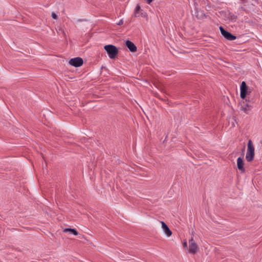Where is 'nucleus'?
I'll return each mask as SVG.
<instances>
[{
  "mask_svg": "<svg viewBox=\"0 0 262 262\" xmlns=\"http://www.w3.org/2000/svg\"><path fill=\"white\" fill-rule=\"evenodd\" d=\"M229 15L230 16V19L232 21H235L236 16L233 14H231V13H229Z\"/></svg>",
  "mask_w": 262,
  "mask_h": 262,
  "instance_id": "4468645a",
  "label": "nucleus"
},
{
  "mask_svg": "<svg viewBox=\"0 0 262 262\" xmlns=\"http://www.w3.org/2000/svg\"><path fill=\"white\" fill-rule=\"evenodd\" d=\"M254 157V147L251 140H249L247 145V150L246 159L248 162L252 161Z\"/></svg>",
  "mask_w": 262,
  "mask_h": 262,
  "instance_id": "f257e3e1",
  "label": "nucleus"
},
{
  "mask_svg": "<svg viewBox=\"0 0 262 262\" xmlns=\"http://www.w3.org/2000/svg\"><path fill=\"white\" fill-rule=\"evenodd\" d=\"M251 92V89L248 88V95Z\"/></svg>",
  "mask_w": 262,
  "mask_h": 262,
  "instance_id": "6ab92c4d",
  "label": "nucleus"
},
{
  "mask_svg": "<svg viewBox=\"0 0 262 262\" xmlns=\"http://www.w3.org/2000/svg\"><path fill=\"white\" fill-rule=\"evenodd\" d=\"M244 164V162L242 159L241 157H238L237 159V165L238 169L241 171L242 173H244L245 171Z\"/></svg>",
  "mask_w": 262,
  "mask_h": 262,
  "instance_id": "1a4fd4ad",
  "label": "nucleus"
},
{
  "mask_svg": "<svg viewBox=\"0 0 262 262\" xmlns=\"http://www.w3.org/2000/svg\"><path fill=\"white\" fill-rule=\"evenodd\" d=\"M147 4H150L153 0H146Z\"/></svg>",
  "mask_w": 262,
  "mask_h": 262,
  "instance_id": "a211bd4d",
  "label": "nucleus"
},
{
  "mask_svg": "<svg viewBox=\"0 0 262 262\" xmlns=\"http://www.w3.org/2000/svg\"><path fill=\"white\" fill-rule=\"evenodd\" d=\"M64 232H69L75 235H77L78 234V232L77 231V230L76 229H72V228H66L64 230Z\"/></svg>",
  "mask_w": 262,
  "mask_h": 262,
  "instance_id": "9b49d317",
  "label": "nucleus"
},
{
  "mask_svg": "<svg viewBox=\"0 0 262 262\" xmlns=\"http://www.w3.org/2000/svg\"><path fill=\"white\" fill-rule=\"evenodd\" d=\"M123 24V21L122 19H120L119 21L117 23V25L119 26L122 25Z\"/></svg>",
  "mask_w": 262,
  "mask_h": 262,
  "instance_id": "dca6fc26",
  "label": "nucleus"
},
{
  "mask_svg": "<svg viewBox=\"0 0 262 262\" xmlns=\"http://www.w3.org/2000/svg\"><path fill=\"white\" fill-rule=\"evenodd\" d=\"M241 110L247 114L251 111L253 107L251 103H244L243 102H241Z\"/></svg>",
  "mask_w": 262,
  "mask_h": 262,
  "instance_id": "0eeeda50",
  "label": "nucleus"
},
{
  "mask_svg": "<svg viewBox=\"0 0 262 262\" xmlns=\"http://www.w3.org/2000/svg\"><path fill=\"white\" fill-rule=\"evenodd\" d=\"M183 247L184 248H187V243L186 241H185L184 243H183Z\"/></svg>",
  "mask_w": 262,
  "mask_h": 262,
  "instance_id": "f3484780",
  "label": "nucleus"
},
{
  "mask_svg": "<svg viewBox=\"0 0 262 262\" xmlns=\"http://www.w3.org/2000/svg\"><path fill=\"white\" fill-rule=\"evenodd\" d=\"M242 102L244 103H251L252 105L253 104L252 99H251L249 97L247 98L246 97L245 99H243V101Z\"/></svg>",
  "mask_w": 262,
  "mask_h": 262,
  "instance_id": "ddd939ff",
  "label": "nucleus"
},
{
  "mask_svg": "<svg viewBox=\"0 0 262 262\" xmlns=\"http://www.w3.org/2000/svg\"><path fill=\"white\" fill-rule=\"evenodd\" d=\"M125 45L131 52H135L137 51V47L131 41L126 40L125 41Z\"/></svg>",
  "mask_w": 262,
  "mask_h": 262,
  "instance_id": "9d476101",
  "label": "nucleus"
},
{
  "mask_svg": "<svg viewBox=\"0 0 262 262\" xmlns=\"http://www.w3.org/2000/svg\"><path fill=\"white\" fill-rule=\"evenodd\" d=\"M111 59H114L118 54V50L116 47L112 45H105L104 47Z\"/></svg>",
  "mask_w": 262,
  "mask_h": 262,
  "instance_id": "f03ea898",
  "label": "nucleus"
},
{
  "mask_svg": "<svg viewBox=\"0 0 262 262\" xmlns=\"http://www.w3.org/2000/svg\"><path fill=\"white\" fill-rule=\"evenodd\" d=\"M140 10V7L139 5H137L135 9L134 10V16L135 17H138L139 16L138 13H139Z\"/></svg>",
  "mask_w": 262,
  "mask_h": 262,
  "instance_id": "f8f14e48",
  "label": "nucleus"
},
{
  "mask_svg": "<svg viewBox=\"0 0 262 262\" xmlns=\"http://www.w3.org/2000/svg\"><path fill=\"white\" fill-rule=\"evenodd\" d=\"M220 30L222 35L229 40H233L236 39V36L231 34L230 32L226 31L222 27H220Z\"/></svg>",
  "mask_w": 262,
  "mask_h": 262,
  "instance_id": "20e7f679",
  "label": "nucleus"
},
{
  "mask_svg": "<svg viewBox=\"0 0 262 262\" xmlns=\"http://www.w3.org/2000/svg\"><path fill=\"white\" fill-rule=\"evenodd\" d=\"M198 250V246L193 237L189 241V252L191 254H195Z\"/></svg>",
  "mask_w": 262,
  "mask_h": 262,
  "instance_id": "7ed1b4c3",
  "label": "nucleus"
},
{
  "mask_svg": "<svg viewBox=\"0 0 262 262\" xmlns=\"http://www.w3.org/2000/svg\"><path fill=\"white\" fill-rule=\"evenodd\" d=\"M52 17L53 19H56L58 18L57 15L54 12L52 13Z\"/></svg>",
  "mask_w": 262,
  "mask_h": 262,
  "instance_id": "2eb2a0df",
  "label": "nucleus"
},
{
  "mask_svg": "<svg viewBox=\"0 0 262 262\" xmlns=\"http://www.w3.org/2000/svg\"><path fill=\"white\" fill-rule=\"evenodd\" d=\"M162 225V229L165 234L167 236L169 237L172 235V232L169 229L167 225L163 221L161 222Z\"/></svg>",
  "mask_w": 262,
  "mask_h": 262,
  "instance_id": "6e6552de",
  "label": "nucleus"
},
{
  "mask_svg": "<svg viewBox=\"0 0 262 262\" xmlns=\"http://www.w3.org/2000/svg\"><path fill=\"white\" fill-rule=\"evenodd\" d=\"M83 63V59L80 57H75L72 58L69 61V63L75 67H80L82 65Z\"/></svg>",
  "mask_w": 262,
  "mask_h": 262,
  "instance_id": "423d86ee",
  "label": "nucleus"
},
{
  "mask_svg": "<svg viewBox=\"0 0 262 262\" xmlns=\"http://www.w3.org/2000/svg\"><path fill=\"white\" fill-rule=\"evenodd\" d=\"M248 95V87L245 81H243L240 85V96L242 99H245Z\"/></svg>",
  "mask_w": 262,
  "mask_h": 262,
  "instance_id": "39448f33",
  "label": "nucleus"
}]
</instances>
